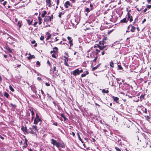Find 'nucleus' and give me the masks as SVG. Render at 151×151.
<instances>
[{
  "label": "nucleus",
  "mask_w": 151,
  "mask_h": 151,
  "mask_svg": "<svg viewBox=\"0 0 151 151\" xmlns=\"http://www.w3.org/2000/svg\"><path fill=\"white\" fill-rule=\"evenodd\" d=\"M58 70L56 69V68L54 66L52 70H51L50 71V73L53 77H56L58 75Z\"/></svg>",
  "instance_id": "nucleus-1"
},
{
  "label": "nucleus",
  "mask_w": 151,
  "mask_h": 151,
  "mask_svg": "<svg viewBox=\"0 0 151 151\" xmlns=\"http://www.w3.org/2000/svg\"><path fill=\"white\" fill-rule=\"evenodd\" d=\"M99 43L101 45H102L103 46H100L99 45H97V47L99 48L100 50H103L104 48L106 47V45H104L106 44V42L105 40H102L101 41H100Z\"/></svg>",
  "instance_id": "nucleus-2"
},
{
  "label": "nucleus",
  "mask_w": 151,
  "mask_h": 151,
  "mask_svg": "<svg viewBox=\"0 0 151 151\" xmlns=\"http://www.w3.org/2000/svg\"><path fill=\"white\" fill-rule=\"evenodd\" d=\"M53 16L52 15H51L50 16H46L44 18V22H48L49 21H51V19L53 18Z\"/></svg>",
  "instance_id": "nucleus-3"
},
{
  "label": "nucleus",
  "mask_w": 151,
  "mask_h": 151,
  "mask_svg": "<svg viewBox=\"0 0 151 151\" xmlns=\"http://www.w3.org/2000/svg\"><path fill=\"white\" fill-rule=\"evenodd\" d=\"M39 122H40V123L41 122V120L40 119H35L34 120V122L33 123L34 124H37Z\"/></svg>",
  "instance_id": "nucleus-4"
},
{
  "label": "nucleus",
  "mask_w": 151,
  "mask_h": 151,
  "mask_svg": "<svg viewBox=\"0 0 151 151\" xmlns=\"http://www.w3.org/2000/svg\"><path fill=\"white\" fill-rule=\"evenodd\" d=\"M73 74L75 76H76L77 75H79V70L78 69H77L73 72Z\"/></svg>",
  "instance_id": "nucleus-5"
},
{
  "label": "nucleus",
  "mask_w": 151,
  "mask_h": 151,
  "mask_svg": "<svg viewBox=\"0 0 151 151\" xmlns=\"http://www.w3.org/2000/svg\"><path fill=\"white\" fill-rule=\"evenodd\" d=\"M28 132L29 133L31 134H34L35 133V132H34V131L33 130L32 127H30L27 130V133Z\"/></svg>",
  "instance_id": "nucleus-6"
},
{
  "label": "nucleus",
  "mask_w": 151,
  "mask_h": 151,
  "mask_svg": "<svg viewBox=\"0 0 151 151\" xmlns=\"http://www.w3.org/2000/svg\"><path fill=\"white\" fill-rule=\"evenodd\" d=\"M149 141V140L148 139H146V138H145L144 141L145 142V144L143 146V147H144V148H146L147 147V144H148Z\"/></svg>",
  "instance_id": "nucleus-7"
},
{
  "label": "nucleus",
  "mask_w": 151,
  "mask_h": 151,
  "mask_svg": "<svg viewBox=\"0 0 151 151\" xmlns=\"http://www.w3.org/2000/svg\"><path fill=\"white\" fill-rule=\"evenodd\" d=\"M67 39L69 40V43L70 44V47H71L73 45L72 43L73 40H71V37L69 36L68 37Z\"/></svg>",
  "instance_id": "nucleus-8"
},
{
  "label": "nucleus",
  "mask_w": 151,
  "mask_h": 151,
  "mask_svg": "<svg viewBox=\"0 0 151 151\" xmlns=\"http://www.w3.org/2000/svg\"><path fill=\"white\" fill-rule=\"evenodd\" d=\"M64 6L66 8H68V6H71V5L69 1H67L65 2Z\"/></svg>",
  "instance_id": "nucleus-9"
},
{
  "label": "nucleus",
  "mask_w": 151,
  "mask_h": 151,
  "mask_svg": "<svg viewBox=\"0 0 151 151\" xmlns=\"http://www.w3.org/2000/svg\"><path fill=\"white\" fill-rule=\"evenodd\" d=\"M21 129L24 132L27 133V129L26 127H24L22 126Z\"/></svg>",
  "instance_id": "nucleus-10"
},
{
  "label": "nucleus",
  "mask_w": 151,
  "mask_h": 151,
  "mask_svg": "<svg viewBox=\"0 0 151 151\" xmlns=\"http://www.w3.org/2000/svg\"><path fill=\"white\" fill-rule=\"evenodd\" d=\"M32 128L33 130L34 131V132H37L38 131L37 127L36 125H33L32 126Z\"/></svg>",
  "instance_id": "nucleus-11"
},
{
  "label": "nucleus",
  "mask_w": 151,
  "mask_h": 151,
  "mask_svg": "<svg viewBox=\"0 0 151 151\" xmlns=\"http://www.w3.org/2000/svg\"><path fill=\"white\" fill-rule=\"evenodd\" d=\"M112 98L113 99V100L114 101L116 102V103H118V100H119V98L117 97H114V96H112Z\"/></svg>",
  "instance_id": "nucleus-12"
},
{
  "label": "nucleus",
  "mask_w": 151,
  "mask_h": 151,
  "mask_svg": "<svg viewBox=\"0 0 151 151\" xmlns=\"http://www.w3.org/2000/svg\"><path fill=\"white\" fill-rule=\"evenodd\" d=\"M5 48L6 49L9 51L10 53L12 52V50L8 47V45L7 44L5 46Z\"/></svg>",
  "instance_id": "nucleus-13"
},
{
  "label": "nucleus",
  "mask_w": 151,
  "mask_h": 151,
  "mask_svg": "<svg viewBox=\"0 0 151 151\" xmlns=\"http://www.w3.org/2000/svg\"><path fill=\"white\" fill-rule=\"evenodd\" d=\"M55 146H56L58 147H61L62 148H63L65 147V146L64 145H62L61 144L58 142L56 144Z\"/></svg>",
  "instance_id": "nucleus-14"
},
{
  "label": "nucleus",
  "mask_w": 151,
  "mask_h": 151,
  "mask_svg": "<svg viewBox=\"0 0 151 151\" xmlns=\"http://www.w3.org/2000/svg\"><path fill=\"white\" fill-rule=\"evenodd\" d=\"M46 2L48 5V6L49 7H51V0H46Z\"/></svg>",
  "instance_id": "nucleus-15"
},
{
  "label": "nucleus",
  "mask_w": 151,
  "mask_h": 151,
  "mask_svg": "<svg viewBox=\"0 0 151 151\" xmlns=\"http://www.w3.org/2000/svg\"><path fill=\"white\" fill-rule=\"evenodd\" d=\"M128 20L126 18H124L123 19L120 21L121 23H127V22Z\"/></svg>",
  "instance_id": "nucleus-16"
},
{
  "label": "nucleus",
  "mask_w": 151,
  "mask_h": 151,
  "mask_svg": "<svg viewBox=\"0 0 151 151\" xmlns=\"http://www.w3.org/2000/svg\"><path fill=\"white\" fill-rule=\"evenodd\" d=\"M51 141L52 144L54 145H55L56 144L58 143L56 140H54L53 139H51Z\"/></svg>",
  "instance_id": "nucleus-17"
},
{
  "label": "nucleus",
  "mask_w": 151,
  "mask_h": 151,
  "mask_svg": "<svg viewBox=\"0 0 151 151\" xmlns=\"http://www.w3.org/2000/svg\"><path fill=\"white\" fill-rule=\"evenodd\" d=\"M127 11L128 12L127 14V20H129V18L131 17V16H130V14L129 13V12L130 11V10L128 11V10L127 9Z\"/></svg>",
  "instance_id": "nucleus-18"
},
{
  "label": "nucleus",
  "mask_w": 151,
  "mask_h": 151,
  "mask_svg": "<svg viewBox=\"0 0 151 151\" xmlns=\"http://www.w3.org/2000/svg\"><path fill=\"white\" fill-rule=\"evenodd\" d=\"M88 71H87L86 72H84V73L82 74L81 75V76L82 77H84L86 75L88 74Z\"/></svg>",
  "instance_id": "nucleus-19"
},
{
  "label": "nucleus",
  "mask_w": 151,
  "mask_h": 151,
  "mask_svg": "<svg viewBox=\"0 0 151 151\" xmlns=\"http://www.w3.org/2000/svg\"><path fill=\"white\" fill-rule=\"evenodd\" d=\"M47 14V12L45 10L41 14V17H45V16L46 14Z\"/></svg>",
  "instance_id": "nucleus-20"
},
{
  "label": "nucleus",
  "mask_w": 151,
  "mask_h": 151,
  "mask_svg": "<svg viewBox=\"0 0 151 151\" xmlns=\"http://www.w3.org/2000/svg\"><path fill=\"white\" fill-rule=\"evenodd\" d=\"M131 29L130 30V31L132 32H135V31L136 29V27H134L133 26H132H132H131Z\"/></svg>",
  "instance_id": "nucleus-21"
},
{
  "label": "nucleus",
  "mask_w": 151,
  "mask_h": 151,
  "mask_svg": "<svg viewBox=\"0 0 151 151\" xmlns=\"http://www.w3.org/2000/svg\"><path fill=\"white\" fill-rule=\"evenodd\" d=\"M27 22L28 24L29 25H30L32 24V20H30L29 19H27Z\"/></svg>",
  "instance_id": "nucleus-22"
},
{
  "label": "nucleus",
  "mask_w": 151,
  "mask_h": 151,
  "mask_svg": "<svg viewBox=\"0 0 151 151\" xmlns=\"http://www.w3.org/2000/svg\"><path fill=\"white\" fill-rule=\"evenodd\" d=\"M22 22L20 21H19L18 22L17 26H18L19 28H20L21 27Z\"/></svg>",
  "instance_id": "nucleus-23"
},
{
  "label": "nucleus",
  "mask_w": 151,
  "mask_h": 151,
  "mask_svg": "<svg viewBox=\"0 0 151 151\" xmlns=\"http://www.w3.org/2000/svg\"><path fill=\"white\" fill-rule=\"evenodd\" d=\"M4 95L7 98H8L9 96V94L6 92H4Z\"/></svg>",
  "instance_id": "nucleus-24"
},
{
  "label": "nucleus",
  "mask_w": 151,
  "mask_h": 151,
  "mask_svg": "<svg viewBox=\"0 0 151 151\" xmlns=\"http://www.w3.org/2000/svg\"><path fill=\"white\" fill-rule=\"evenodd\" d=\"M35 58V56L34 55H30V56L27 57V58L28 60H30L33 58Z\"/></svg>",
  "instance_id": "nucleus-25"
},
{
  "label": "nucleus",
  "mask_w": 151,
  "mask_h": 151,
  "mask_svg": "<svg viewBox=\"0 0 151 151\" xmlns=\"http://www.w3.org/2000/svg\"><path fill=\"white\" fill-rule=\"evenodd\" d=\"M47 34H48V36L47 37V38L46 39V40H48L51 37V35L50 34H49V32H48Z\"/></svg>",
  "instance_id": "nucleus-26"
},
{
  "label": "nucleus",
  "mask_w": 151,
  "mask_h": 151,
  "mask_svg": "<svg viewBox=\"0 0 151 151\" xmlns=\"http://www.w3.org/2000/svg\"><path fill=\"white\" fill-rule=\"evenodd\" d=\"M102 92L104 93H109V91L108 90H106L104 89H103L102 90Z\"/></svg>",
  "instance_id": "nucleus-27"
},
{
  "label": "nucleus",
  "mask_w": 151,
  "mask_h": 151,
  "mask_svg": "<svg viewBox=\"0 0 151 151\" xmlns=\"http://www.w3.org/2000/svg\"><path fill=\"white\" fill-rule=\"evenodd\" d=\"M100 64H99V65H96V66L93 67L92 68V70L93 71L97 69L99 67V66L100 65Z\"/></svg>",
  "instance_id": "nucleus-28"
},
{
  "label": "nucleus",
  "mask_w": 151,
  "mask_h": 151,
  "mask_svg": "<svg viewBox=\"0 0 151 151\" xmlns=\"http://www.w3.org/2000/svg\"><path fill=\"white\" fill-rule=\"evenodd\" d=\"M110 66L112 68L114 67V63L112 61H111L110 62Z\"/></svg>",
  "instance_id": "nucleus-29"
},
{
  "label": "nucleus",
  "mask_w": 151,
  "mask_h": 151,
  "mask_svg": "<svg viewBox=\"0 0 151 151\" xmlns=\"http://www.w3.org/2000/svg\"><path fill=\"white\" fill-rule=\"evenodd\" d=\"M9 87L10 90L12 92H14V89L12 88V87L11 85H9Z\"/></svg>",
  "instance_id": "nucleus-30"
},
{
  "label": "nucleus",
  "mask_w": 151,
  "mask_h": 151,
  "mask_svg": "<svg viewBox=\"0 0 151 151\" xmlns=\"http://www.w3.org/2000/svg\"><path fill=\"white\" fill-rule=\"evenodd\" d=\"M94 54H95V52H92L90 55V56L91 57H92V58L94 57H95V56L94 55Z\"/></svg>",
  "instance_id": "nucleus-31"
},
{
  "label": "nucleus",
  "mask_w": 151,
  "mask_h": 151,
  "mask_svg": "<svg viewBox=\"0 0 151 151\" xmlns=\"http://www.w3.org/2000/svg\"><path fill=\"white\" fill-rule=\"evenodd\" d=\"M100 50H100H99L97 49H96V55H97L98 53H99V52H100V50Z\"/></svg>",
  "instance_id": "nucleus-32"
},
{
  "label": "nucleus",
  "mask_w": 151,
  "mask_h": 151,
  "mask_svg": "<svg viewBox=\"0 0 151 151\" xmlns=\"http://www.w3.org/2000/svg\"><path fill=\"white\" fill-rule=\"evenodd\" d=\"M10 105L12 107L14 108H15L17 106L15 104H13L12 103L10 104Z\"/></svg>",
  "instance_id": "nucleus-33"
},
{
  "label": "nucleus",
  "mask_w": 151,
  "mask_h": 151,
  "mask_svg": "<svg viewBox=\"0 0 151 151\" xmlns=\"http://www.w3.org/2000/svg\"><path fill=\"white\" fill-rule=\"evenodd\" d=\"M108 52H107L105 51L104 50L102 52H101V55H104L105 53L107 54Z\"/></svg>",
  "instance_id": "nucleus-34"
},
{
  "label": "nucleus",
  "mask_w": 151,
  "mask_h": 151,
  "mask_svg": "<svg viewBox=\"0 0 151 151\" xmlns=\"http://www.w3.org/2000/svg\"><path fill=\"white\" fill-rule=\"evenodd\" d=\"M118 70H122L123 69L122 68V67L121 65H118Z\"/></svg>",
  "instance_id": "nucleus-35"
},
{
  "label": "nucleus",
  "mask_w": 151,
  "mask_h": 151,
  "mask_svg": "<svg viewBox=\"0 0 151 151\" xmlns=\"http://www.w3.org/2000/svg\"><path fill=\"white\" fill-rule=\"evenodd\" d=\"M77 135H78V138H79V140H81V137H80V135H79V133L78 132V133H77Z\"/></svg>",
  "instance_id": "nucleus-36"
},
{
  "label": "nucleus",
  "mask_w": 151,
  "mask_h": 151,
  "mask_svg": "<svg viewBox=\"0 0 151 151\" xmlns=\"http://www.w3.org/2000/svg\"><path fill=\"white\" fill-rule=\"evenodd\" d=\"M145 117L147 120H149L150 119V117L148 116H145Z\"/></svg>",
  "instance_id": "nucleus-37"
},
{
  "label": "nucleus",
  "mask_w": 151,
  "mask_h": 151,
  "mask_svg": "<svg viewBox=\"0 0 151 151\" xmlns=\"http://www.w3.org/2000/svg\"><path fill=\"white\" fill-rule=\"evenodd\" d=\"M35 119H40L39 118V116L37 113L36 114V117Z\"/></svg>",
  "instance_id": "nucleus-38"
},
{
  "label": "nucleus",
  "mask_w": 151,
  "mask_h": 151,
  "mask_svg": "<svg viewBox=\"0 0 151 151\" xmlns=\"http://www.w3.org/2000/svg\"><path fill=\"white\" fill-rule=\"evenodd\" d=\"M27 0H21L20 1H22V2H25L27 1ZM30 0H29V1L28 3H29L30 1Z\"/></svg>",
  "instance_id": "nucleus-39"
},
{
  "label": "nucleus",
  "mask_w": 151,
  "mask_h": 151,
  "mask_svg": "<svg viewBox=\"0 0 151 151\" xmlns=\"http://www.w3.org/2000/svg\"><path fill=\"white\" fill-rule=\"evenodd\" d=\"M44 38V37L43 36H41L40 38V39L41 40H43Z\"/></svg>",
  "instance_id": "nucleus-40"
},
{
  "label": "nucleus",
  "mask_w": 151,
  "mask_h": 151,
  "mask_svg": "<svg viewBox=\"0 0 151 151\" xmlns=\"http://www.w3.org/2000/svg\"><path fill=\"white\" fill-rule=\"evenodd\" d=\"M97 55H96V57H95V58L94 59V60H93V62H96V60L97 59Z\"/></svg>",
  "instance_id": "nucleus-41"
},
{
  "label": "nucleus",
  "mask_w": 151,
  "mask_h": 151,
  "mask_svg": "<svg viewBox=\"0 0 151 151\" xmlns=\"http://www.w3.org/2000/svg\"><path fill=\"white\" fill-rule=\"evenodd\" d=\"M64 63L65 64V65H66V66H68V63H67V61L66 60H65V61H64Z\"/></svg>",
  "instance_id": "nucleus-42"
},
{
  "label": "nucleus",
  "mask_w": 151,
  "mask_h": 151,
  "mask_svg": "<svg viewBox=\"0 0 151 151\" xmlns=\"http://www.w3.org/2000/svg\"><path fill=\"white\" fill-rule=\"evenodd\" d=\"M41 93H42V94L43 96L44 97H45V94L43 91L42 90H41Z\"/></svg>",
  "instance_id": "nucleus-43"
},
{
  "label": "nucleus",
  "mask_w": 151,
  "mask_h": 151,
  "mask_svg": "<svg viewBox=\"0 0 151 151\" xmlns=\"http://www.w3.org/2000/svg\"><path fill=\"white\" fill-rule=\"evenodd\" d=\"M115 149L117 151H121V150L120 149L118 148L117 147H115Z\"/></svg>",
  "instance_id": "nucleus-44"
},
{
  "label": "nucleus",
  "mask_w": 151,
  "mask_h": 151,
  "mask_svg": "<svg viewBox=\"0 0 151 151\" xmlns=\"http://www.w3.org/2000/svg\"><path fill=\"white\" fill-rule=\"evenodd\" d=\"M36 64L39 66L40 65V63L39 61H37L36 63Z\"/></svg>",
  "instance_id": "nucleus-45"
},
{
  "label": "nucleus",
  "mask_w": 151,
  "mask_h": 151,
  "mask_svg": "<svg viewBox=\"0 0 151 151\" xmlns=\"http://www.w3.org/2000/svg\"><path fill=\"white\" fill-rule=\"evenodd\" d=\"M34 114H35V113H34V112L33 111V110H32V111H31V115H32V116H33L34 115Z\"/></svg>",
  "instance_id": "nucleus-46"
},
{
  "label": "nucleus",
  "mask_w": 151,
  "mask_h": 151,
  "mask_svg": "<svg viewBox=\"0 0 151 151\" xmlns=\"http://www.w3.org/2000/svg\"><path fill=\"white\" fill-rule=\"evenodd\" d=\"M85 11L87 12H90V10L88 8H86L85 9Z\"/></svg>",
  "instance_id": "nucleus-47"
},
{
  "label": "nucleus",
  "mask_w": 151,
  "mask_h": 151,
  "mask_svg": "<svg viewBox=\"0 0 151 151\" xmlns=\"http://www.w3.org/2000/svg\"><path fill=\"white\" fill-rule=\"evenodd\" d=\"M129 21L130 22H132V21H133V19H132V16H131V17H130L129 18Z\"/></svg>",
  "instance_id": "nucleus-48"
},
{
  "label": "nucleus",
  "mask_w": 151,
  "mask_h": 151,
  "mask_svg": "<svg viewBox=\"0 0 151 151\" xmlns=\"http://www.w3.org/2000/svg\"><path fill=\"white\" fill-rule=\"evenodd\" d=\"M45 85H46V86H50V84H49V83L47 82H46L45 83Z\"/></svg>",
  "instance_id": "nucleus-49"
},
{
  "label": "nucleus",
  "mask_w": 151,
  "mask_h": 151,
  "mask_svg": "<svg viewBox=\"0 0 151 151\" xmlns=\"http://www.w3.org/2000/svg\"><path fill=\"white\" fill-rule=\"evenodd\" d=\"M39 21H41L42 19L39 16L38 17Z\"/></svg>",
  "instance_id": "nucleus-50"
},
{
  "label": "nucleus",
  "mask_w": 151,
  "mask_h": 151,
  "mask_svg": "<svg viewBox=\"0 0 151 151\" xmlns=\"http://www.w3.org/2000/svg\"><path fill=\"white\" fill-rule=\"evenodd\" d=\"M54 125H55L56 126H58V123L56 122H55L53 123V124Z\"/></svg>",
  "instance_id": "nucleus-51"
},
{
  "label": "nucleus",
  "mask_w": 151,
  "mask_h": 151,
  "mask_svg": "<svg viewBox=\"0 0 151 151\" xmlns=\"http://www.w3.org/2000/svg\"><path fill=\"white\" fill-rule=\"evenodd\" d=\"M27 146V144H25L24 143V145L23 147L24 148H26Z\"/></svg>",
  "instance_id": "nucleus-52"
},
{
  "label": "nucleus",
  "mask_w": 151,
  "mask_h": 151,
  "mask_svg": "<svg viewBox=\"0 0 151 151\" xmlns=\"http://www.w3.org/2000/svg\"><path fill=\"white\" fill-rule=\"evenodd\" d=\"M138 21V19L137 18H135L134 20V22H133V23H135V22H136Z\"/></svg>",
  "instance_id": "nucleus-53"
},
{
  "label": "nucleus",
  "mask_w": 151,
  "mask_h": 151,
  "mask_svg": "<svg viewBox=\"0 0 151 151\" xmlns=\"http://www.w3.org/2000/svg\"><path fill=\"white\" fill-rule=\"evenodd\" d=\"M144 95H142V96L141 95L140 96V99H143L144 98Z\"/></svg>",
  "instance_id": "nucleus-54"
},
{
  "label": "nucleus",
  "mask_w": 151,
  "mask_h": 151,
  "mask_svg": "<svg viewBox=\"0 0 151 151\" xmlns=\"http://www.w3.org/2000/svg\"><path fill=\"white\" fill-rule=\"evenodd\" d=\"M37 24V22H35L34 24V26L35 27L36 26V25Z\"/></svg>",
  "instance_id": "nucleus-55"
},
{
  "label": "nucleus",
  "mask_w": 151,
  "mask_h": 151,
  "mask_svg": "<svg viewBox=\"0 0 151 151\" xmlns=\"http://www.w3.org/2000/svg\"><path fill=\"white\" fill-rule=\"evenodd\" d=\"M56 52V51H55L54 50H52V51H51L50 52V53H55Z\"/></svg>",
  "instance_id": "nucleus-56"
},
{
  "label": "nucleus",
  "mask_w": 151,
  "mask_h": 151,
  "mask_svg": "<svg viewBox=\"0 0 151 151\" xmlns=\"http://www.w3.org/2000/svg\"><path fill=\"white\" fill-rule=\"evenodd\" d=\"M35 42H36L35 41V40H33V41H32L31 43L32 44H34L35 43Z\"/></svg>",
  "instance_id": "nucleus-57"
},
{
  "label": "nucleus",
  "mask_w": 151,
  "mask_h": 151,
  "mask_svg": "<svg viewBox=\"0 0 151 151\" xmlns=\"http://www.w3.org/2000/svg\"><path fill=\"white\" fill-rule=\"evenodd\" d=\"M60 115H61V116L62 117H63V118L64 117H65V115H64V114H61Z\"/></svg>",
  "instance_id": "nucleus-58"
},
{
  "label": "nucleus",
  "mask_w": 151,
  "mask_h": 151,
  "mask_svg": "<svg viewBox=\"0 0 151 151\" xmlns=\"http://www.w3.org/2000/svg\"><path fill=\"white\" fill-rule=\"evenodd\" d=\"M147 8L150 9L151 8V5H148L147 6Z\"/></svg>",
  "instance_id": "nucleus-59"
},
{
  "label": "nucleus",
  "mask_w": 151,
  "mask_h": 151,
  "mask_svg": "<svg viewBox=\"0 0 151 151\" xmlns=\"http://www.w3.org/2000/svg\"><path fill=\"white\" fill-rule=\"evenodd\" d=\"M71 134H72L73 137H74L75 135V134L73 132H72V133H71Z\"/></svg>",
  "instance_id": "nucleus-60"
},
{
  "label": "nucleus",
  "mask_w": 151,
  "mask_h": 151,
  "mask_svg": "<svg viewBox=\"0 0 151 151\" xmlns=\"http://www.w3.org/2000/svg\"><path fill=\"white\" fill-rule=\"evenodd\" d=\"M59 3V0H57V4L58 5Z\"/></svg>",
  "instance_id": "nucleus-61"
},
{
  "label": "nucleus",
  "mask_w": 151,
  "mask_h": 151,
  "mask_svg": "<svg viewBox=\"0 0 151 151\" xmlns=\"http://www.w3.org/2000/svg\"><path fill=\"white\" fill-rule=\"evenodd\" d=\"M37 79L38 81H40L41 80V78L40 77H38L37 78Z\"/></svg>",
  "instance_id": "nucleus-62"
},
{
  "label": "nucleus",
  "mask_w": 151,
  "mask_h": 151,
  "mask_svg": "<svg viewBox=\"0 0 151 151\" xmlns=\"http://www.w3.org/2000/svg\"><path fill=\"white\" fill-rule=\"evenodd\" d=\"M64 58H65V59L67 60V61H68V57H67L65 56L64 57Z\"/></svg>",
  "instance_id": "nucleus-63"
},
{
  "label": "nucleus",
  "mask_w": 151,
  "mask_h": 151,
  "mask_svg": "<svg viewBox=\"0 0 151 151\" xmlns=\"http://www.w3.org/2000/svg\"><path fill=\"white\" fill-rule=\"evenodd\" d=\"M146 21V19H144L143 21H142V23H144Z\"/></svg>",
  "instance_id": "nucleus-64"
}]
</instances>
